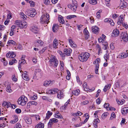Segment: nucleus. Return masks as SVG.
<instances>
[{"mask_svg":"<svg viewBox=\"0 0 128 128\" xmlns=\"http://www.w3.org/2000/svg\"><path fill=\"white\" fill-rule=\"evenodd\" d=\"M83 86L85 90L87 91L89 90V89L87 88V84L85 82L84 83L83 85Z\"/></svg>","mask_w":128,"mask_h":128,"instance_id":"nucleus-37","label":"nucleus"},{"mask_svg":"<svg viewBox=\"0 0 128 128\" xmlns=\"http://www.w3.org/2000/svg\"><path fill=\"white\" fill-rule=\"evenodd\" d=\"M42 98L44 100H48V97L46 96H42Z\"/></svg>","mask_w":128,"mask_h":128,"instance_id":"nucleus-62","label":"nucleus"},{"mask_svg":"<svg viewBox=\"0 0 128 128\" xmlns=\"http://www.w3.org/2000/svg\"><path fill=\"white\" fill-rule=\"evenodd\" d=\"M44 125L43 123L40 122L38 125L36 126L35 128H44Z\"/></svg>","mask_w":128,"mask_h":128,"instance_id":"nucleus-27","label":"nucleus"},{"mask_svg":"<svg viewBox=\"0 0 128 128\" xmlns=\"http://www.w3.org/2000/svg\"><path fill=\"white\" fill-rule=\"evenodd\" d=\"M26 122L28 124H30L32 123V119L30 117H26L25 118Z\"/></svg>","mask_w":128,"mask_h":128,"instance_id":"nucleus-26","label":"nucleus"},{"mask_svg":"<svg viewBox=\"0 0 128 128\" xmlns=\"http://www.w3.org/2000/svg\"><path fill=\"white\" fill-rule=\"evenodd\" d=\"M99 68V64L98 63L97 64H96L95 66L96 69L95 70V73L97 74H98V71Z\"/></svg>","mask_w":128,"mask_h":128,"instance_id":"nucleus-38","label":"nucleus"},{"mask_svg":"<svg viewBox=\"0 0 128 128\" xmlns=\"http://www.w3.org/2000/svg\"><path fill=\"white\" fill-rule=\"evenodd\" d=\"M72 5L74 6H77V2L75 0H72Z\"/></svg>","mask_w":128,"mask_h":128,"instance_id":"nucleus-52","label":"nucleus"},{"mask_svg":"<svg viewBox=\"0 0 128 128\" xmlns=\"http://www.w3.org/2000/svg\"><path fill=\"white\" fill-rule=\"evenodd\" d=\"M123 26L125 28L127 29L128 27V26L126 24H125L124 23H122V24Z\"/></svg>","mask_w":128,"mask_h":128,"instance_id":"nucleus-63","label":"nucleus"},{"mask_svg":"<svg viewBox=\"0 0 128 128\" xmlns=\"http://www.w3.org/2000/svg\"><path fill=\"white\" fill-rule=\"evenodd\" d=\"M58 122V120L55 118H53L50 120L48 124V126L51 127L54 124L57 122Z\"/></svg>","mask_w":128,"mask_h":128,"instance_id":"nucleus-7","label":"nucleus"},{"mask_svg":"<svg viewBox=\"0 0 128 128\" xmlns=\"http://www.w3.org/2000/svg\"><path fill=\"white\" fill-rule=\"evenodd\" d=\"M15 111L16 112L17 114L20 113L21 112V110L19 108L16 109L15 110Z\"/></svg>","mask_w":128,"mask_h":128,"instance_id":"nucleus-58","label":"nucleus"},{"mask_svg":"<svg viewBox=\"0 0 128 128\" xmlns=\"http://www.w3.org/2000/svg\"><path fill=\"white\" fill-rule=\"evenodd\" d=\"M29 3L30 4V6H31L33 7L34 6V2L32 1L31 0L29 1Z\"/></svg>","mask_w":128,"mask_h":128,"instance_id":"nucleus-53","label":"nucleus"},{"mask_svg":"<svg viewBox=\"0 0 128 128\" xmlns=\"http://www.w3.org/2000/svg\"><path fill=\"white\" fill-rule=\"evenodd\" d=\"M89 103L88 102V100H86L84 101H83L81 102L80 104L81 105H86L88 104Z\"/></svg>","mask_w":128,"mask_h":128,"instance_id":"nucleus-51","label":"nucleus"},{"mask_svg":"<svg viewBox=\"0 0 128 128\" xmlns=\"http://www.w3.org/2000/svg\"><path fill=\"white\" fill-rule=\"evenodd\" d=\"M6 56L8 58H13L16 56V55L14 52H9L6 54Z\"/></svg>","mask_w":128,"mask_h":128,"instance_id":"nucleus-10","label":"nucleus"},{"mask_svg":"<svg viewBox=\"0 0 128 128\" xmlns=\"http://www.w3.org/2000/svg\"><path fill=\"white\" fill-rule=\"evenodd\" d=\"M120 38L122 40L125 42L128 41V36L127 33L126 32H122L121 34Z\"/></svg>","mask_w":128,"mask_h":128,"instance_id":"nucleus-6","label":"nucleus"},{"mask_svg":"<svg viewBox=\"0 0 128 128\" xmlns=\"http://www.w3.org/2000/svg\"><path fill=\"white\" fill-rule=\"evenodd\" d=\"M19 26L20 29L26 28L27 26V23L26 22H21Z\"/></svg>","mask_w":128,"mask_h":128,"instance_id":"nucleus-12","label":"nucleus"},{"mask_svg":"<svg viewBox=\"0 0 128 128\" xmlns=\"http://www.w3.org/2000/svg\"><path fill=\"white\" fill-rule=\"evenodd\" d=\"M58 20L59 22L62 24H63L64 22L63 17L61 15H59L58 18Z\"/></svg>","mask_w":128,"mask_h":128,"instance_id":"nucleus-28","label":"nucleus"},{"mask_svg":"<svg viewBox=\"0 0 128 128\" xmlns=\"http://www.w3.org/2000/svg\"><path fill=\"white\" fill-rule=\"evenodd\" d=\"M98 40L100 42H102L104 40V38H99L98 39Z\"/></svg>","mask_w":128,"mask_h":128,"instance_id":"nucleus-54","label":"nucleus"},{"mask_svg":"<svg viewBox=\"0 0 128 128\" xmlns=\"http://www.w3.org/2000/svg\"><path fill=\"white\" fill-rule=\"evenodd\" d=\"M116 101L117 103L119 104H120L121 105L123 104L124 102V100L123 99L120 100L118 99H116Z\"/></svg>","mask_w":128,"mask_h":128,"instance_id":"nucleus-41","label":"nucleus"},{"mask_svg":"<svg viewBox=\"0 0 128 128\" xmlns=\"http://www.w3.org/2000/svg\"><path fill=\"white\" fill-rule=\"evenodd\" d=\"M76 16L75 15H70L69 16H67L66 18L68 19H71L72 18H76Z\"/></svg>","mask_w":128,"mask_h":128,"instance_id":"nucleus-40","label":"nucleus"},{"mask_svg":"<svg viewBox=\"0 0 128 128\" xmlns=\"http://www.w3.org/2000/svg\"><path fill=\"white\" fill-rule=\"evenodd\" d=\"M26 62L25 60L23 58V57L22 58L21 60H19V64H20L21 65H22L23 64Z\"/></svg>","mask_w":128,"mask_h":128,"instance_id":"nucleus-35","label":"nucleus"},{"mask_svg":"<svg viewBox=\"0 0 128 128\" xmlns=\"http://www.w3.org/2000/svg\"><path fill=\"white\" fill-rule=\"evenodd\" d=\"M22 77L24 79L28 81L29 80V78L26 74H23Z\"/></svg>","mask_w":128,"mask_h":128,"instance_id":"nucleus-30","label":"nucleus"},{"mask_svg":"<svg viewBox=\"0 0 128 128\" xmlns=\"http://www.w3.org/2000/svg\"><path fill=\"white\" fill-rule=\"evenodd\" d=\"M108 19V22L112 26H114V22H113V20L110 18Z\"/></svg>","mask_w":128,"mask_h":128,"instance_id":"nucleus-46","label":"nucleus"},{"mask_svg":"<svg viewBox=\"0 0 128 128\" xmlns=\"http://www.w3.org/2000/svg\"><path fill=\"white\" fill-rule=\"evenodd\" d=\"M6 91L8 92H11L12 90L11 88V86L10 84L8 85L6 87Z\"/></svg>","mask_w":128,"mask_h":128,"instance_id":"nucleus-34","label":"nucleus"},{"mask_svg":"<svg viewBox=\"0 0 128 128\" xmlns=\"http://www.w3.org/2000/svg\"><path fill=\"white\" fill-rule=\"evenodd\" d=\"M54 117L56 118L62 119L63 118L62 116L60 114H55Z\"/></svg>","mask_w":128,"mask_h":128,"instance_id":"nucleus-45","label":"nucleus"},{"mask_svg":"<svg viewBox=\"0 0 128 128\" xmlns=\"http://www.w3.org/2000/svg\"><path fill=\"white\" fill-rule=\"evenodd\" d=\"M120 32L118 29L114 30L112 32L113 36L114 37L119 35Z\"/></svg>","mask_w":128,"mask_h":128,"instance_id":"nucleus-20","label":"nucleus"},{"mask_svg":"<svg viewBox=\"0 0 128 128\" xmlns=\"http://www.w3.org/2000/svg\"><path fill=\"white\" fill-rule=\"evenodd\" d=\"M108 113L107 112H104L103 113L102 116V118L103 119H104L106 117Z\"/></svg>","mask_w":128,"mask_h":128,"instance_id":"nucleus-49","label":"nucleus"},{"mask_svg":"<svg viewBox=\"0 0 128 128\" xmlns=\"http://www.w3.org/2000/svg\"><path fill=\"white\" fill-rule=\"evenodd\" d=\"M30 30L32 32L35 34L38 33L39 30L37 26H35L30 27Z\"/></svg>","mask_w":128,"mask_h":128,"instance_id":"nucleus-9","label":"nucleus"},{"mask_svg":"<svg viewBox=\"0 0 128 128\" xmlns=\"http://www.w3.org/2000/svg\"><path fill=\"white\" fill-rule=\"evenodd\" d=\"M25 14L31 17H34L36 14V12L34 8L30 10H27L25 12Z\"/></svg>","mask_w":128,"mask_h":128,"instance_id":"nucleus-5","label":"nucleus"},{"mask_svg":"<svg viewBox=\"0 0 128 128\" xmlns=\"http://www.w3.org/2000/svg\"><path fill=\"white\" fill-rule=\"evenodd\" d=\"M60 90H58L57 88H53L52 89V91L53 92V94H55L56 93H58Z\"/></svg>","mask_w":128,"mask_h":128,"instance_id":"nucleus-47","label":"nucleus"},{"mask_svg":"<svg viewBox=\"0 0 128 128\" xmlns=\"http://www.w3.org/2000/svg\"><path fill=\"white\" fill-rule=\"evenodd\" d=\"M41 70L38 69H36L35 70L34 73H40L41 72Z\"/></svg>","mask_w":128,"mask_h":128,"instance_id":"nucleus-64","label":"nucleus"},{"mask_svg":"<svg viewBox=\"0 0 128 128\" xmlns=\"http://www.w3.org/2000/svg\"><path fill=\"white\" fill-rule=\"evenodd\" d=\"M64 95L62 92L60 90L57 93V97L59 99H61L64 97Z\"/></svg>","mask_w":128,"mask_h":128,"instance_id":"nucleus-16","label":"nucleus"},{"mask_svg":"<svg viewBox=\"0 0 128 128\" xmlns=\"http://www.w3.org/2000/svg\"><path fill=\"white\" fill-rule=\"evenodd\" d=\"M60 54V56L62 57V58L63 59H64L65 58V54L63 53L62 51H59L58 52Z\"/></svg>","mask_w":128,"mask_h":128,"instance_id":"nucleus-48","label":"nucleus"},{"mask_svg":"<svg viewBox=\"0 0 128 128\" xmlns=\"http://www.w3.org/2000/svg\"><path fill=\"white\" fill-rule=\"evenodd\" d=\"M49 15L48 13L42 15V16L40 20L41 23L42 24L45 23L48 24L49 22Z\"/></svg>","mask_w":128,"mask_h":128,"instance_id":"nucleus-4","label":"nucleus"},{"mask_svg":"<svg viewBox=\"0 0 128 128\" xmlns=\"http://www.w3.org/2000/svg\"><path fill=\"white\" fill-rule=\"evenodd\" d=\"M17 102L19 105L24 106L27 103L28 99L24 96H22L18 98Z\"/></svg>","mask_w":128,"mask_h":128,"instance_id":"nucleus-3","label":"nucleus"},{"mask_svg":"<svg viewBox=\"0 0 128 128\" xmlns=\"http://www.w3.org/2000/svg\"><path fill=\"white\" fill-rule=\"evenodd\" d=\"M7 44L9 45H12L14 46H15L16 45V42L13 40H9Z\"/></svg>","mask_w":128,"mask_h":128,"instance_id":"nucleus-21","label":"nucleus"},{"mask_svg":"<svg viewBox=\"0 0 128 128\" xmlns=\"http://www.w3.org/2000/svg\"><path fill=\"white\" fill-rule=\"evenodd\" d=\"M43 42L42 41L40 40H37L34 42V46H42L43 45Z\"/></svg>","mask_w":128,"mask_h":128,"instance_id":"nucleus-13","label":"nucleus"},{"mask_svg":"<svg viewBox=\"0 0 128 128\" xmlns=\"http://www.w3.org/2000/svg\"><path fill=\"white\" fill-rule=\"evenodd\" d=\"M48 59L49 60V62L50 66L55 68L57 66L58 61L55 56L51 55L48 57Z\"/></svg>","mask_w":128,"mask_h":128,"instance_id":"nucleus-1","label":"nucleus"},{"mask_svg":"<svg viewBox=\"0 0 128 128\" xmlns=\"http://www.w3.org/2000/svg\"><path fill=\"white\" fill-rule=\"evenodd\" d=\"M79 92L80 90H78L73 91L72 92V94L76 96H78L79 94Z\"/></svg>","mask_w":128,"mask_h":128,"instance_id":"nucleus-42","label":"nucleus"},{"mask_svg":"<svg viewBox=\"0 0 128 128\" xmlns=\"http://www.w3.org/2000/svg\"><path fill=\"white\" fill-rule=\"evenodd\" d=\"M34 78H36V77H40L42 76V72L40 73H34Z\"/></svg>","mask_w":128,"mask_h":128,"instance_id":"nucleus-36","label":"nucleus"},{"mask_svg":"<svg viewBox=\"0 0 128 128\" xmlns=\"http://www.w3.org/2000/svg\"><path fill=\"white\" fill-rule=\"evenodd\" d=\"M90 22L92 24L94 23V20L92 16L90 17Z\"/></svg>","mask_w":128,"mask_h":128,"instance_id":"nucleus-61","label":"nucleus"},{"mask_svg":"<svg viewBox=\"0 0 128 128\" xmlns=\"http://www.w3.org/2000/svg\"><path fill=\"white\" fill-rule=\"evenodd\" d=\"M1 62H2L4 66H6L7 64V62L5 60V58H3L1 60Z\"/></svg>","mask_w":128,"mask_h":128,"instance_id":"nucleus-44","label":"nucleus"},{"mask_svg":"<svg viewBox=\"0 0 128 128\" xmlns=\"http://www.w3.org/2000/svg\"><path fill=\"white\" fill-rule=\"evenodd\" d=\"M100 98H98L97 99L96 101V102L98 104H99L101 102V101L100 100Z\"/></svg>","mask_w":128,"mask_h":128,"instance_id":"nucleus-60","label":"nucleus"},{"mask_svg":"<svg viewBox=\"0 0 128 128\" xmlns=\"http://www.w3.org/2000/svg\"><path fill=\"white\" fill-rule=\"evenodd\" d=\"M12 80L14 82H16L17 80V79L16 78V77L14 75H13L12 76Z\"/></svg>","mask_w":128,"mask_h":128,"instance_id":"nucleus-56","label":"nucleus"},{"mask_svg":"<svg viewBox=\"0 0 128 128\" xmlns=\"http://www.w3.org/2000/svg\"><path fill=\"white\" fill-rule=\"evenodd\" d=\"M64 54L66 55L69 56H70L72 50L70 48L65 49L64 50Z\"/></svg>","mask_w":128,"mask_h":128,"instance_id":"nucleus-14","label":"nucleus"},{"mask_svg":"<svg viewBox=\"0 0 128 128\" xmlns=\"http://www.w3.org/2000/svg\"><path fill=\"white\" fill-rule=\"evenodd\" d=\"M68 40L72 48H76V45L74 44V42L72 40L68 39Z\"/></svg>","mask_w":128,"mask_h":128,"instance_id":"nucleus-19","label":"nucleus"},{"mask_svg":"<svg viewBox=\"0 0 128 128\" xmlns=\"http://www.w3.org/2000/svg\"><path fill=\"white\" fill-rule=\"evenodd\" d=\"M128 56V52H123L119 55V58H124Z\"/></svg>","mask_w":128,"mask_h":128,"instance_id":"nucleus-18","label":"nucleus"},{"mask_svg":"<svg viewBox=\"0 0 128 128\" xmlns=\"http://www.w3.org/2000/svg\"><path fill=\"white\" fill-rule=\"evenodd\" d=\"M122 114H126L128 113V108L125 107L122 108Z\"/></svg>","mask_w":128,"mask_h":128,"instance_id":"nucleus-29","label":"nucleus"},{"mask_svg":"<svg viewBox=\"0 0 128 128\" xmlns=\"http://www.w3.org/2000/svg\"><path fill=\"white\" fill-rule=\"evenodd\" d=\"M107 53L104 56V59L106 60V62H107V60L109 59V58L110 55L108 53V51L107 50L106 51Z\"/></svg>","mask_w":128,"mask_h":128,"instance_id":"nucleus-31","label":"nucleus"},{"mask_svg":"<svg viewBox=\"0 0 128 128\" xmlns=\"http://www.w3.org/2000/svg\"><path fill=\"white\" fill-rule=\"evenodd\" d=\"M83 26L81 25H78V29L79 30H80L82 29Z\"/></svg>","mask_w":128,"mask_h":128,"instance_id":"nucleus-59","label":"nucleus"},{"mask_svg":"<svg viewBox=\"0 0 128 128\" xmlns=\"http://www.w3.org/2000/svg\"><path fill=\"white\" fill-rule=\"evenodd\" d=\"M89 2L91 4H95L97 3V0H89Z\"/></svg>","mask_w":128,"mask_h":128,"instance_id":"nucleus-43","label":"nucleus"},{"mask_svg":"<svg viewBox=\"0 0 128 128\" xmlns=\"http://www.w3.org/2000/svg\"><path fill=\"white\" fill-rule=\"evenodd\" d=\"M118 16V15L116 14H114L112 15V17L114 19H115Z\"/></svg>","mask_w":128,"mask_h":128,"instance_id":"nucleus-57","label":"nucleus"},{"mask_svg":"<svg viewBox=\"0 0 128 128\" xmlns=\"http://www.w3.org/2000/svg\"><path fill=\"white\" fill-rule=\"evenodd\" d=\"M13 119L10 121V122L12 124H14L16 123L18 120L17 116L16 115H14L12 116Z\"/></svg>","mask_w":128,"mask_h":128,"instance_id":"nucleus-17","label":"nucleus"},{"mask_svg":"<svg viewBox=\"0 0 128 128\" xmlns=\"http://www.w3.org/2000/svg\"><path fill=\"white\" fill-rule=\"evenodd\" d=\"M58 24H54L52 27V30L54 32H55L56 30V28L58 26Z\"/></svg>","mask_w":128,"mask_h":128,"instance_id":"nucleus-39","label":"nucleus"},{"mask_svg":"<svg viewBox=\"0 0 128 128\" xmlns=\"http://www.w3.org/2000/svg\"><path fill=\"white\" fill-rule=\"evenodd\" d=\"M92 31L95 34L98 33L99 30V29L97 26H94L92 27Z\"/></svg>","mask_w":128,"mask_h":128,"instance_id":"nucleus-11","label":"nucleus"},{"mask_svg":"<svg viewBox=\"0 0 128 128\" xmlns=\"http://www.w3.org/2000/svg\"><path fill=\"white\" fill-rule=\"evenodd\" d=\"M90 56V54L88 52L82 53L79 55L78 58L81 61L86 62Z\"/></svg>","mask_w":128,"mask_h":128,"instance_id":"nucleus-2","label":"nucleus"},{"mask_svg":"<svg viewBox=\"0 0 128 128\" xmlns=\"http://www.w3.org/2000/svg\"><path fill=\"white\" fill-rule=\"evenodd\" d=\"M111 84H109L108 85H106L103 89V91L104 92H106L108 89L110 88L111 86Z\"/></svg>","mask_w":128,"mask_h":128,"instance_id":"nucleus-32","label":"nucleus"},{"mask_svg":"<svg viewBox=\"0 0 128 128\" xmlns=\"http://www.w3.org/2000/svg\"><path fill=\"white\" fill-rule=\"evenodd\" d=\"M52 84V82L51 81L46 80L44 82V85L46 86H47L49 85H51Z\"/></svg>","mask_w":128,"mask_h":128,"instance_id":"nucleus-23","label":"nucleus"},{"mask_svg":"<svg viewBox=\"0 0 128 128\" xmlns=\"http://www.w3.org/2000/svg\"><path fill=\"white\" fill-rule=\"evenodd\" d=\"M14 128H22V126L19 123L16 124Z\"/></svg>","mask_w":128,"mask_h":128,"instance_id":"nucleus-50","label":"nucleus"},{"mask_svg":"<svg viewBox=\"0 0 128 128\" xmlns=\"http://www.w3.org/2000/svg\"><path fill=\"white\" fill-rule=\"evenodd\" d=\"M58 40L56 39H54L53 42V47L55 48H57V46L58 45Z\"/></svg>","mask_w":128,"mask_h":128,"instance_id":"nucleus-25","label":"nucleus"},{"mask_svg":"<svg viewBox=\"0 0 128 128\" xmlns=\"http://www.w3.org/2000/svg\"><path fill=\"white\" fill-rule=\"evenodd\" d=\"M124 19L123 18L122 16H120L119 17V19L118 21V24H120L121 25L123 23V20H124Z\"/></svg>","mask_w":128,"mask_h":128,"instance_id":"nucleus-24","label":"nucleus"},{"mask_svg":"<svg viewBox=\"0 0 128 128\" xmlns=\"http://www.w3.org/2000/svg\"><path fill=\"white\" fill-rule=\"evenodd\" d=\"M104 107L106 108H109V104L108 103H105L104 105Z\"/></svg>","mask_w":128,"mask_h":128,"instance_id":"nucleus-55","label":"nucleus"},{"mask_svg":"<svg viewBox=\"0 0 128 128\" xmlns=\"http://www.w3.org/2000/svg\"><path fill=\"white\" fill-rule=\"evenodd\" d=\"M121 2L119 6L120 8L123 9L124 8H126L127 6V3L124 1V0H120Z\"/></svg>","mask_w":128,"mask_h":128,"instance_id":"nucleus-8","label":"nucleus"},{"mask_svg":"<svg viewBox=\"0 0 128 128\" xmlns=\"http://www.w3.org/2000/svg\"><path fill=\"white\" fill-rule=\"evenodd\" d=\"M77 6H74L73 5L69 4L68 5V7L69 8H70L72 10L74 11H75L76 10Z\"/></svg>","mask_w":128,"mask_h":128,"instance_id":"nucleus-22","label":"nucleus"},{"mask_svg":"<svg viewBox=\"0 0 128 128\" xmlns=\"http://www.w3.org/2000/svg\"><path fill=\"white\" fill-rule=\"evenodd\" d=\"M37 104V103L36 102L34 101L30 102L28 103V106H30L32 105L36 106Z\"/></svg>","mask_w":128,"mask_h":128,"instance_id":"nucleus-33","label":"nucleus"},{"mask_svg":"<svg viewBox=\"0 0 128 128\" xmlns=\"http://www.w3.org/2000/svg\"><path fill=\"white\" fill-rule=\"evenodd\" d=\"M84 33V34L85 39L87 40L90 37L89 33L88 30L86 29V28L84 29L83 31Z\"/></svg>","mask_w":128,"mask_h":128,"instance_id":"nucleus-15","label":"nucleus"}]
</instances>
